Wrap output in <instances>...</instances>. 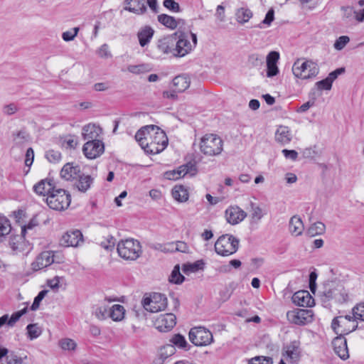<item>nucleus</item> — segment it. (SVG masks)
I'll return each mask as SVG.
<instances>
[{
    "instance_id": "obj_1",
    "label": "nucleus",
    "mask_w": 364,
    "mask_h": 364,
    "mask_svg": "<svg viewBox=\"0 0 364 364\" xmlns=\"http://www.w3.org/2000/svg\"><path fill=\"white\" fill-rule=\"evenodd\" d=\"M135 139L145 152L156 154L164 151L168 145V137L164 130L156 125L141 127L135 134Z\"/></svg>"
},
{
    "instance_id": "obj_2",
    "label": "nucleus",
    "mask_w": 364,
    "mask_h": 364,
    "mask_svg": "<svg viewBox=\"0 0 364 364\" xmlns=\"http://www.w3.org/2000/svg\"><path fill=\"white\" fill-rule=\"evenodd\" d=\"M117 250L120 257L130 261L137 259L142 253L140 242L133 238L120 240L117 244Z\"/></svg>"
},
{
    "instance_id": "obj_3",
    "label": "nucleus",
    "mask_w": 364,
    "mask_h": 364,
    "mask_svg": "<svg viewBox=\"0 0 364 364\" xmlns=\"http://www.w3.org/2000/svg\"><path fill=\"white\" fill-rule=\"evenodd\" d=\"M199 147L200 151L205 156H218L223 151V141L217 134H206L201 137Z\"/></svg>"
},
{
    "instance_id": "obj_4",
    "label": "nucleus",
    "mask_w": 364,
    "mask_h": 364,
    "mask_svg": "<svg viewBox=\"0 0 364 364\" xmlns=\"http://www.w3.org/2000/svg\"><path fill=\"white\" fill-rule=\"evenodd\" d=\"M319 69L316 63L311 60H296L292 67L294 76L302 80H307L316 76Z\"/></svg>"
},
{
    "instance_id": "obj_5",
    "label": "nucleus",
    "mask_w": 364,
    "mask_h": 364,
    "mask_svg": "<svg viewBox=\"0 0 364 364\" xmlns=\"http://www.w3.org/2000/svg\"><path fill=\"white\" fill-rule=\"evenodd\" d=\"M238 247L239 240L229 234L220 236L215 243L216 253L223 257L234 254Z\"/></svg>"
},
{
    "instance_id": "obj_6",
    "label": "nucleus",
    "mask_w": 364,
    "mask_h": 364,
    "mask_svg": "<svg viewBox=\"0 0 364 364\" xmlns=\"http://www.w3.org/2000/svg\"><path fill=\"white\" fill-rule=\"evenodd\" d=\"M71 202L70 195L63 189H55L46 198L48 205L55 210H64L68 208Z\"/></svg>"
},
{
    "instance_id": "obj_7",
    "label": "nucleus",
    "mask_w": 364,
    "mask_h": 364,
    "mask_svg": "<svg viewBox=\"0 0 364 364\" xmlns=\"http://www.w3.org/2000/svg\"><path fill=\"white\" fill-rule=\"evenodd\" d=\"M167 298L161 293H153L142 299L141 304L145 310L151 313L164 311L167 306Z\"/></svg>"
},
{
    "instance_id": "obj_8",
    "label": "nucleus",
    "mask_w": 364,
    "mask_h": 364,
    "mask_svg": "<svg viewBox=\"0 0 364 364\" xmlns=\"http://www.w3.org/2000/svg\"><path fill=\"white\" fill-rule=\"evenodd\" d=\"M356 328L357 325H355L351 328L341 330V333L332 341L335 353L342 360H345L349 358L347 341L343 335L348 334Z\"/></svg>"
},
{
    "instance_id": "obj_9",
    "label": "nucleus",
    "mask_w": 364,
    "mask_h": 364,
    "mask_svg": "<svg viewBox=\"0 0 364 364\" xmlns=\"http://www.w3.org/2000/svg\"><path fill=\"white\" fill-rule=\"evenodd\" d=\"M189 340L197 346H207L213 341L212 333L204 327L192 328L189 332Z\"/></svg>"
},
{
    "instance_id": "obj_10",
    "label": "nucleus",
    "mask_w": 364,
    "mask_h": 364,
    "mask_svg": "<svg viewBox=\"0 0 364 364\" xmlns=\"http://www.w3.org/2000/svg\"><path fill=\"white\" fill-rule=\"evenodd\" d=\"M191 36L193 43H191L188 36L182 33L179 36L178 40L176 39L175 44V57H183L187 55L197 44V36L196 34L191 33Z\"/></svg>"
},
{
    "instance_id": "obj_11",
    "label": "nucleus",
    "mask_w": 364,
    "mask_h": 364,
    "mask_svg": "<svg viewBox=\"0 0 364 364\" xmlns=\"http://www.w3.org/2000/svg\"><path fill=\"white\" fill-rule=\"evenodd\" d=\"M313 311L309 309H296L287 313L288 321L294 324L303 326L313 321Z\"/></svg>"
},
{
    "instance_id": "obj_12",
    "label": "nucleus",
    "mask_w": 364,
    "mask_h": 364,
    "mask_svg": "<svg viewBox=\"0 0 364 364\" xmlns=\"http://www.w3.org/2000/svg\"><path fill=\"white\" fill-rule=\"evenodd\" d=\"M105 151L104 144L100 140H91L87 141L82 147L85 156L90 159H94L103 154Z\"/></svg>"
},
{
    "instance_id": "obj_13",
    "label": "nucleus",
    "mask_w": 364,
    "mask_h": 364,
    "mask_svg": "<svg viewBox=\"0 0 364 364\" xmlns=\"http://www.w3.org/2000/svg\"><path fill=\"white\" fill-rule=\"evenodd\" d=\"M60 242L65 247H77L83 243V236L79 230H68L62 236Z\"/></svg>"
},
{
    "instance_id": "obj_14",
    "label": "nucleus",
    "mask_w": 364,
    "mask_h": 364,
    "mask_svg": "<svg viewBox=\"0 0 364 364\" xmlns=\"http://www.w3.org/2000/svg\"><path fill=\"white\" fill-rule=\"evenodd\" d=\"M176 324V317L173 314L160 315L155 321V327L161 332L170 331Z\"/></svg>"
},
{
    "instance_id": "obj_15",
    "label": "nucleus",
    "mask_w": 364,
    "mask_h": 364,
    "mask_svg": "<svg viewBox=\"0 0 364 364\" xmlns=\"http://www.w3.org/2000/svg\"><path fill=\"white\" fill-rule=\"evenodd\" d=\"M284 350L283 355L287 357L291 364H296L301 357L300 342L299 341H291L284 347Z\"/></svg>"
},
{
    "instance_id": "obj_16",
    "label": "nucleus",
    "mask_w": 364,
    "mask_h": 364,
    "mask_svg": "<svg viewBox=\"0 0 364 364\" xmlns=\"http://www.w3.org/2000/svg\"><path fill=\"white\" fill-rule=\"evenodd\" d=\"M54 262V254L52 251L41 252L31 264L32 269L38 271L50 266Z\"/></svg>"
},
{
    "instance_id": "obj_17",
    "label": "nucleus",
    "mask_w": 364,
    "mask_h": 364,
    "mask_svg": "<svg viewBox=\"0 0 364 364\" xmlns=\"http://www.w3.org/2000/svg\"><path fill=\"white\" fill-rule=\"evenodd\" d=\"M247 213L238 206H230L225 210L227 222L231 225H237L242 222Z\"/></svg>"
},
{
    "instance_id": "obj_18",
    "label": "nucleus",
    "mask_w": 364,
    "mask_h": 364,
    "mask_svg": "<svg viewBox=\"0 0 364 364\" xmlns=\"http://www.w3.org/2000/svg\"><path fill=\"white\" fill-rule=\"evenodd\" d=\"M292 302L299 306L310 307L314 304V299L308 291L301 290L295 292L292 297Z\"/></svg>"
},
{
    "instance_id": "obj_19",
    "label": "nucleus",
    "mask_w": 364,
    "mask_h": 364,
    "mask_svg": "<svg viewBox=\"0 0 364 364\" xmlns=\"http://www.w3.org/2000/svg\"><path fill=\"white\" fill-rule=\"evenodd\" d=\"M33 190L37 194L48 196L55 190L54 181L50 178L43 179L33 186Z\"/></svg>"
},
{
    "instance_id": "obj_20",
    "label": "nucleus",
    "mask_w": 364,
    "mask_h": 364,
    "mask_svg": "<svg viewBox=\"0 0 364 364\" xmlns=\"http://www.w3.org/2000/svg\"><path fill=\"white\" fill-rule=\"evenodd\" d=\"M175 44L176 38L173 36H168L160 39L158 41L157 47L160 51L165 54H171L175 56Z\"/></svg>"
},
{
    "instance_id": "obj_21",
    "label": "nucleus",
    "mask_w": 364,
    "mask_h": 364,
    "mask_svg": "<svg viewBox=\"0 0 364 364\" xmlns=\"http://www.w3.org/2000/svg\"><path fill=\"white\" fill-rule=\"evenodd\" d=\"M80 173V167L73 163H68L63 166L60 171V176L65 180L77 178Z\"/></svg>"
},
{
    "instance_id": "obj_22",
    "label": "nucleus",
    "mask_w": 364,
    "mask_h": 364,
    "mask_svg": "<svg viewBox=\"0 0 364 364\" xmlns=\"http://www.w3.org/2000/svg\"><path fill=\"white\" fill-rule=\"evenodd\" d=\"M127 5L124 9L137 15L144 14L146 11L144 0H124Z\"/></svg>"
},
{
    "instance_id": "obj_23",
    "label": "nucleus",
    "mask_w": 364,
    "mask_h": 364,
    "mask_svg": "<svg viewBox=\"0 0 364 364\" xmlns=\"http://www.w3.org/2000/svg\"><path fill=\"white\" fill-rule=\"evenodd\" d=\"M304 230V226L301 218L298 215L292 216L289 223V230L291 234L295 237L300 236Z\"/></svg>"
},
{
    "instance_id": "obj_24",
    "label": "nucleus",
    "mask_w": 364,
    "mask_h": 364,
    "mask_svg": "<svg viewBox=\"0 0 364 364\" xmlns=\"http://www.w3.org/2000/svg\"><path fill=\"white\" fill-rule=\"evenodd\" d=\"M101 132L102 130L100 127L90 124L83 127L82 134L85 140L90 141L91 140H97V138Z\"/></svg>"
},
{
    "instance_id": "obj_25",
    "label": "nucleus",
    "mask_w": 364,
    "mask_h": 364,
    "mask_svg": "<svg viewBox=\"0 0 364 364\" xmlns=\"http://www.w3.org/2000/svg\"><path fill=\"white\" fill-rule=\"evenodd\" d=\"M290 129L286 126H279L275 133L276 141L282 144H287L291 141Z\"/></svg>"
},
{
    "instance_id": "obj_26",
    "label": "nucleus",
    "mask_w": 364,
    "mask_h": 364,
    "mask_svg": "<svg viewBox=\"0 0 364 364\" xmlns=\"http://www.w3.org/2000/svg\"><path fill=\"white\" fill-rule=\"evenodd\" d=\"M170 342L173 344L168 346V348H171V354L173 353V346L185 350H188L190 348V346L187 343L185 337L179 333L174 334L170 339Z\"/></svg>"
},
{
    "instance_id": "obj_27",
    "label": "nucleus",
    "mask_w": 364,
    "mask_h": 364,
    "mask_svg": "<svg viewBox=\"0 0 364 364\" xmlns=\"http://www.w3.org/2000/svg\"><path fill=\"white\" fill-rule=\"evenodd\" d=\"M154 31L150 26H145L137 33L139 44L141 47L147 45L154 36Z\"/></svg>"
},
{
    "instance_id": "obj_28",
    "label": "nucleus",
    "mask_w": 364,
    "mask_h": 364,
    "mask_svg": "<svg viewBox=\"0 0 364 364\" xmlns=\"http://www.w3.org/2000/svg\"><path fill=\"white\" fill-rule=\"evenodd\" d=\"M173 86L176 92H182L189 87V78L185 75H178L173 79Z\"/></svg>"
},
{
    "instance_id": "obj_29",
    "label": "nucleus",
    "mask_w": 364,
    "mask_h": 364,
    "mask_svg": "<svg viewBox=\"0 0 364 364\" xmlns=\"http://www.w3.org/2000/svg\"><path fill=\"white\" fill-rule=\"evenodd\" d=\"M125 309L120 304L113 305L108 311V316L114 321H120L124 318Z\"/></svg>"
},
{
    "instance_id": "obj_30",
    "label": "nucleus",
    "mask_w": 364,
    "mask_h": 364,
    "mask_svg": "<svg viewBox=\"0 0 364 364\" xmlns=\"http://www.w3.org/2000/svg\"><path fill=\"white\" fill-rule=\"evenodd\" d=\"M157 18L160 23L171 30L176 28L178 24V21H181V19L177 21L174 17L164 14L159 15Z\"/></svg>"
},
{
    "instance_id": "obj_31",
    "label": "nucleus",
    "mask_w": 364,
    "mask_h": 364,
    "mask_svg": "<svg viewBox=\"0 0 364 364\" xmlns=\"http://www.w3.org/2000/svg\"><path fill=\"white\" fill-rule=\"evenodd\" d=\"M78 178L79 180L76 184V186L80 191L85 193L90 188V186L93 182V178L89 175L84 174H79Z\"/></svg>"
},
{
    "instance_id": "obj_32",
    "label": "nucleus",
    "mask_w": 364,
    "mask_h": 364,
    "mask_svg": "<svg viewBox=\"0 0 364 364\" xmlns=\"http://www.w3.org/2000/svg\"><path fill=\"white\" fill-rule=\"evenodd\" d=\"M172 196L178 202H185L188 198V191L183 186H176L172 190Z\"/></svg>"
},
{
    "instance_id": "obj_33",
    "label": "nucleus",
    "mask_w": 364,
    "mask_h": 364,
    "mask_svg": "<svg viewBox=\"0 0 364 364\" xmlns=\"http://www.w3.org/2000/svg\"><path fill=\"white\" fill-rule=\"evenodd\" d=\"M326 226L321 222H316L312 224L306 230V235L309 237H314L322 235L325 232Z\"/></svg>"
},
{
    "instance_id": "obj_34",
    "label": "nucleus",
    "mask_w": 364,
    "mask_h": 364,
    "mask_svg": "<svg viewBox=\"0 0 364 364\" xmlns=\"http://www.w3.org/2000/svg\"><path fill=\"white\" fill-rule=\"evenodd\" d=\"M252 16V12L247 8H240L236 12V19L240 23L247 22Z\"/></svg>"
},
{
    "instance_id": "obj_35",
    "label": "nucleus",
    "mask_w": 364,
    "mask_h": 364,
    "mask_svg": "<svg viewBox=\"0 0 364 364\" xmlns=\"http://www.w3.org/2000/svg\"><path fill=\"white\" fill-rule=\"evenodd\" d=\"M178 172H180L181 177H184L187 175H189L190 176H193L196 175V173L197 172L196 166L191 163L181 166L178 168Z\"/></svg>"
},
{
    "instance_id": "obj_36",
    "label": "nucleus",
    "mask_w": 364,
    "mask_h": 364,
    "mask_svg": "<svg viewBox=\"0 0 364 364\" xmlns=\"http://www.w3.org/2000/svg\"><path fill=\"white\" fill-rule=\"evenodd\" d=\"M204 267V262L202 260H198L193 264H185L183 267V271L187 274L188 272H196Z\"/></svg>"
},
{
    "instance_id": "obj_37",
    "label": "nucleus",
    "mask_w": 364,
    "mask_h": 364,
    "mask_svg": "<svg viewBox=\"0 0 364 364\" xmlns=\"http://www.w3.org/2000/svg\"><path fill=\"white\" fill-rule=\"evenodd\" d=\"M184 279L185 277L180 273L179 267L178 265L174 267L171 274L169 282L173 284H181Z\"/></svg>"
},
{
    "instance_id": "obj_38",
    "label": "nucleus",
    "mask_w": 364,
    "mask_h": 364,
    "mask_svg": "<svg viewBox=\"0 0 364 364\" xmlns=\"http://www.w3.org/2000/svg\"><path fill=\"white\" fill-rule=\"evenodd\" d=\"M28 331V336L31 340L37 338L41 334V329L37 324H28L26 327Z\"/></svg>"
},
{
    "instance_id": "obj_39",
    "label": "nucleus",
    "mask_w": 364,
    "mask_h": 364,
    "mask_svg": "<svg viewBox=\"0 0 364 364\" xmlns=\"http://www.w3.org/2000/svg\"><path fill=\"white\" fill-rule=\"evenodd\" d=\"M11 229L10 221L5 217H0V237L9 234Z\"/></svg>"
},
{
    "instance_id": "obj_40",
    "label": "nucleus",
    "mask_w": 364,
    "mask_h": 364,
    "mask_svg": "<svg viewBox=\"0 0 364 364\" xmlns=\"http://www.w3.org/2000/svg\"><path fill=\"white\" fill-rule=\"evenodd\" d=\"M46 158L50 163H58L61 159V154L58 151L53 149L48 150L46 152Z\"/></svg>"
},
{
    "instance_id": "obj_41",
    "label": "nucleus",
    "mask_w": 364,
    "mask_h": 364,
    "mask_svg": "<svg viewBox=\"0 0 364 364\" xmlns=\"http://www.w3.org/2000/svg\"><path fill=\"white\" fill-rule=\"evenodd\" d=\"M97 55L104 59L110 58L112 57L111 52L109 50V46L107 43L102 44L97 50Z\"/></svg>"
},
{
    "instance_id": "obj_42",
    "label": "nucleus",
    "mask_w": 364,
    "mask_h": 364,
    "mask_svg": "<svg viewBox=\"0 0 364 364\" xmlns=\"http://www.w3.org/2000/svg\"><path fill=\"white\" fill-rule=\"evenodd\" d=\"M59 346L63 350H75L76 343L73 339L65 338L59 341Z\"/></svg>"
},
{
    "instance_id": "obj_43",
    "label": "nucleus",
    "mask_w": 364,
    "mask_h": 364,
    "mask_svg": "<svg viewBox=\"0 0 364 364\" xmlns=\"http://www.w3.org/2000/svg\"><path fill=\"white\" fill-rule=\"evenodd\" d=\"M249 364H273V360L268 356H255L249 360Z\"/></svg>"
},
{
    "instance_id": "obj_44",
    "label": "nucleus",
    "mask_w": 364,
    "mask_h": 364,
    "mask_svg": "<svg viewBox=\"0 0 364 364\" xmlns=\"http://www.w3.org/2000/svg\"><path fill=\"white\" fill-rule=\"evenodd\" d=\"M116 243V239L111 235H108L105 240L100 242V245L107 250H111L114 248Z\"/></svg>"
},
{
    "instance_id": "obj_45",
    "label": "nucleus",
    "mask_w": 364,
    "mask_h": 364,
    "mask_svg": "<svg viewBox=\"0 0 364 364\" xmlns=\"http://www.w3.org/2000/svg\"><path fill=\"white\" fill-rule=\"evenodd\" d=\"M251 207H252V220L258 222L262 219L263 217L262 210L260 207L255 205V203H251Z\"/></svg>"
},
{
    "instance_id": "obj_46",
    "label": "nucleus",
    "mask_w": 364,
    "mask_h": 364,
    "mask_svg": "<svg viewBox=\"0 0 364 364\" xmlns=\"http://www.w3.org/2000/svg\"><path fill=\"white\" fill-rule=\"evenodd\" d=\"M353 314L358 320L364 321V303L357 304L352 309Z\"/></svg>"
},
{
    "instance_id": "obj_47",
    "label": "nucleus",
    "mask_w": 364,
    "mask_h": 364,
    "mask_svg": "<svg viewBox=\"0 0 364 364\" xmlns=\"http://www.w3.org/2000/svg\"><path fill=\"white\" fill-rule=\"evenodd\" d=\"M19 110V107L15 103H10L9 105H5L2 107V112L4 114L7 116H11L14 114Z\"/></svg>"
},
{
    "instance_id": "obj_48",
    "label": "nucleus",
    "mask_w": 364,
    "mask_h": 364,
    "mask_svg": "<svg viewBox=\"0 0 364 364\" xmlns=\"http://www.w3.org/2000/svg\"><path fill=\"white\" fill-rule=\"evenodd\" d=\"M163 5L165 8L173 12L178 13L181 11L178 3L176 2L174 0H164Z\"/></svg>"
},
{
    "instance_id": "obj_49",
    "label": "nucleus",
    "mask_w": 364,
    "mask_h": 364,
    "mask_svg": "<svg viewBox=\"0 0 364 364\" xmlns=\"http://www.w3.org/2000/svg\"><path fill=\"white\" fill-rule=\"evenodd\" d=\"M350 41V38L347 36H341L334 43V48L337 50H341Z\"/></svg>"
},
{
    "instance_id": "obj_50",
    "label": "nucleus",
    "mask_w": 364,
    "mask_h": 364,
    "mask_svg": "<svg viewBox=\"0 0 364 364\" xmlns=\"http://www.w3.org/2000/svg\"><path fill=\"white\" fill-rule=\"evenodd\" d=\"M47 293V290H42L38 293V294L35 297L34 301L31 306V309L32 311H36L39 308L41 301L43 299Z\"/></svg>"
},
{
    "instance_id": "obj_51",
    "label": "nucleus",
    "mask_w": 364,
    "mask_h": 364,
    "mask_svg": "<svg viewBox=\"0 0 364 364\" xmlns=\"http://www.w3.org/2000/svg\"><path fill=\"white\" fill-rule=\"evenodd\" d=\"M127 70L134 74H140L148 71L147 66L144 64L130 65L128 66Z\"/></svg>"
},
{
    "instance_id": "obj_52",
    "label": "nucleus",
    "mask_w": 364,
    "mask_h": 364,
    "mask_svg": "<svg viewBox=\"0 0 364 364\" xmlns=\"http://www.w3.org/2000/svg\"><path fill=\"white\" fill-rule=\"evenodd\" d=\"M27 312V307L23 308L21 311H18L14 312L9 320L8 321V325L10 326H13L16 321L19 320V318L24 315Z\"/></svg>"
},
{
    "instance_id": "obj_53",
    "label": "nucleus",
    "mask_w": 364,
    "mask_h": 364,
    "mask_svg": "<svg viewBox=\"0 0 364 364\" xmlns=\"http://www.w3.org/2000/svg\"><path fill=\"white\" fill-rule=\"evenodd\" d=\"M333 82L328 78H325L316 83V86L319 90H330L332 87Z\"/></svg>"
},
{
    "instance_id": "obj_54",
    "label": "nucleus",
    "mask_w": 364,
    "mask_h": 364,
    "mask_svg": "<svg viewBox=\"0 0 364 364\" xmlns=\"http://www.w3.org/2000/svg\"><path fill=\"white\" fill-rule=\"evenodd\" d=\"M26 358V355L24 357H18L14 353H11L6 357V363L8 364H23V360Z\"/></svg>"
},
{
    "instance_id": "obj_55",
    "label": "nucleus",
    "mask_w": 364,
    "mask_h": 364,
    "mask_svg": "<svg viewBox=\"0 0 364 364\" xmlns=\"http://www.w3.org/2000/svg\"><path fill=\"white\" fill-rule=\"evenodd\" d=\"M79 31V28L75 27L73 30L67 31L63 32L62 34V38L65 41H73L75 37L77 35Z\"/></svg>"
},
{
    "instance_id": "obj_56",
    "label": "nucleus",
    "mask_w": 364,
    "mask_h": 364,
    "mask_svg": "<svg viewBox=\"0 0 364 364\" xmlns=\"http://www.w3.org/2000/svg\"><path fill=\"white\" fill-rule=\"evenodd\" d=\"M358 320L353 314V316L346 315L345 316H340L334 318V325L337 323H349Z\"/></svg>"
},
{
    "instance_id": "obj_57",
    "label": "nucleus",
    "mask_w": 364,
    "mask_h": 364,
    "mask_svg": "<svg viewBox=\"0 0 364 364\" xmlns=\"http://www.w3.org/2000/svg\"><path fill=\"white\" fill-rule=\"evenodd\" d=\"M315 149H316V146H314V148L308 147V148L304 149L302 151V156H303V157L306 158V159H313V158H314L318 154V153H317V151H316Z\"/></svg>"
},
{
    "instance_id": "obj_58",
    "label": "nucleus",
    "mask_w": 364,
    "mask_h": 364,
    "mask_svg": "<svg viewBox=\"0 0 364 364\" xmlns=\"http://www.w3.org/2000/svg\"><path fill=\"white\" fill-rule=\"evenodd\" d=\"M279 59V54L277 51H271L267 56V65L277 64Z\"/></svg>"
},
{
    "instance_id": "obj_59",
    "label": "nucleus",
    "mask_w": 364,
    "mask_h": 364,
    "mask_svg": "<svg viewBox=\"0 0 364 364\" xmlns=\"http://www.w3.org/2000/svg\"><path fill=\"white\" fill-rule=\"evenodd\" d=\"M263 58L258 54H252L248 58V63L253 66H257L259 64H262Z\"/></svg>"
},
{
    "instance_id": "obj_60",
    "label": "nucleus",
    "mask_w": 364,
    "mask_h": 364,
    "mask_svg": "<svg viewBox=\"0 0 364 364\" xmlns=\"http://www.w3.org/2000/svg\"><path fill=\"white\" fill-rule=\"evenodd\" d=\"M279 73V68L277 64H269L267 65V76L268 77H272L276 76Z\"/></svg>"
},
{
    "instance_id": "obj_61",
    "label": "nucleus",
    "mask_w": 364,
    "mask_h": 364,
    "mask_svg": "<svg viewBox=\"0 0 364 364\" xmlns=\"http://www.w3.org/2000/svg\"><path fill=\"white\" fill-rule=\"evenodd\" d=\"M38 225V223L37 220L35 218H32L26 225H24L23 227L21 228L22 237H25V234H26V232L27 230H31L34 227L37 226Z\"/></svg>"
},
{
    "instance_id": "obj_62",
    "label": "nucleus",
    "mask_w": 364,
    "mask_h": 364,
    "mask_svg": "<svg viewBox=\"0 0 364 364\" xmlns=\"http://www.w3.org/2000/svg\"><path fill=\"white\" fill-rule=\"evenodd\" d=\"M317 273L315 271H313L309 274V288L312 292H314L316 288V280L317 279Z\"/></svg>"
},
{
    "instance_id": "obj_63",
    "label": "nucleus",
    "mask_w": 364,
    "mask_h": 364,
    "mask_svg": "<svg viewBox=\"0 0 364 364\" xmlns=\"http://www.w3.org/2000/svg\"><path fill=\"white\" fill-rule=\"evenodd\" d=\"M34 152L32 148H28L26 153L25 164L26 166H31L33 164Z\"/></svg>"
},
{
    "instance_id": "obj_64",
    "label": "nucleus",
    "mask_w": 364,
    "mask_h": 364,
    "mask_svg": "<svg viewBox=\"0 0 364 364\" xmlns=\"http://www.w3.org/2000/svg\"><path fill=\"white\" fill-rule=\"evenodd\" d=\"M282 152L286 159L296 161L298 158V153L295 150L283 149Z\"/></svg>"
}]
</instances>
